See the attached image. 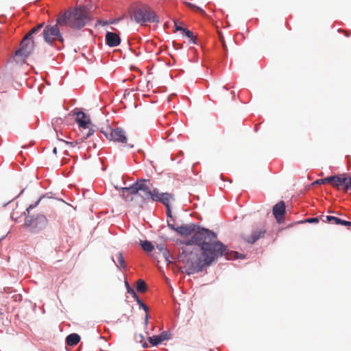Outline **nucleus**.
<instances>
[{
    "label": "nucleus",
    "mask_w": 351,
    "mask_h": 351,
    "mask_svg": "<svg viewBox=\"0 0 351 351\" xmlns=\"http://www.w3.org/2000/svg\"><path fill=\"white\" fill-rule=\"evenodd\" d=\"M191 241L198 247L187 245L180 249L178 255V261L183 265L182 269L188 275L201 271L215 258L226 255V247L217 240L215 232L208 229L196 231Z\"/></svg>",
    "instance_id": "obj_1"
},
{
    "label": "nucleus",
    "mask_w": 351,
    "mask_h": 351,
    "mask_svg": "<svg viewBox=\"0 0 351 351\" xmlns=\"http://www.w3.org/2000/svg\"><path fill=\"white\" fill-rule=\"evenodd\" d=\"M156 189L148 180H137L130 187L121 189L122 197L134 207L142 208L149 199H158Z\"/></svg>",
    "instance_id": "obj_2"
},
{
    "label": "nucleus",
    "mask_w": 351,
    "mask_h": 351,
    "mask_svg": "<svg viewBox=\"0 0 351 351\" xmlns=\"http://www.w3.org/2000/svg\"><path fill=\"white\" fill-rule=\"evenodd\" d=\"M89 20L87 10L84 8L79 7L59 15L57 23L60 26L81 29Z\"/></svg>",
    "instance_id": "obj_3"
},
{
    "label": "nucleus",
    "mask_w": 351,
    "mask_h": 351,
    "mask_svg": "<svg viewBox=\"0 0 351 351\" xmlns=\"http://www.w3.org/2000/svg\"><path fill=\"white\" fill-rule=\"evenodd\" d=\"M128 12L131 20L141 25L146 23H159V17L152 8L147 4H141L138 7L131 6Z\"/></svg>",
    "instance_id": "obj_4"
},
{
    "label": "nucleus",
    "mask_w": 351,
    "mask_h": 351,
    "mask_svg": "<svg viewBox=\"0 0 351 351\" xmlns=\"http://www.w3.org/2000/svg\"><path fill=\"white\" fill-rule=\"evenodd\" d=\"M41 199L42 197H40L34 204L29 205L26 208L27 215L25 217L23 226L32 233L40 232L45 229L49 223L47 217L43 214H38L36 216L29 215L30 210L39 204Z\"/></svg>",
    "instance_id": "obj_5"
},
{
    "label": "nucleus",
    "mask_w": 351,
    "mask_h": 351,
    "mask_svg": "<svg viewBox=\"0 0 351 351\" xmlns=\"http://www.w3.org/2000/svg\"><path fill=\"white\" fill-rule=\"evenodd\" d=\"M45 23H41L33 27L23 38L20 44V48L16 51V56L27 57L34 51L36 38L33 35L40 33L42 28L44 27Z\"/></svg>",
    "instance_id": "obj_6"
},
{
    "label": "nucleus",
    "mask_w": 351,
    "mask_h": 351,
    "mask_svg": "<svg viewBox=\"0 0 351 351\" xmlns=\"http://www.w3.org/2000/svg\"><path fill=\"white\" fill-rule=\"evenodd\" d=\"M58 25L60 24L56 23L55 25H47L43 28L41 34L47 44L52 45L56 40L63 41Z\"/></svg>",
    "instance_id": "obj_7"
},
{
    "label": "nucleus",
    "mask_w": 351,
    "mask_h": 351,
    "mask_svg": "<svg viewBox=\"0 0 351 351\" xmlns=\"http://www.w3.org/2000/svg\"><path fill=\"white\" fill-rule=\"evenodd\" d=\"M330 184L335 189H342L348 192L351 190V177L347 174H341L330 176Z\"/></svg>",
    "instance_id": "obj_8"
},
{
    "label": "nucleus",
    "mask_w": 351,
    "mask_h": 351,
    "mask_svg": "<svg viewBox=\"0 0 351 351\" xmlns=\"http://www.w3.org/2000/svg\"><path fill=\"white\" fill-rule=\"evenodd\" d=\"M101 132L110 141L121 143H126L127 137L125 132L121 128L112 129L107 127L105 130L101 129Z\"/></svg>",
    "instance_id": "obj_9"
},
{
    "label": "nucleus",
    "mask_w": 351,
    "mask_h": 351,
    "mask_svg": "<svg viewBox=\"0 0 351 351\" xmlns=\"http://www.w3.org/2000/svg\"><path fill=\"white\" fill-rule=\"evenodd\" d=\"M73 114L76 116L75 121L77 123L80 127L83 129H88L90 123L89 117L82 111H76L75 110L73 112Z\"/></svg>",
    "instance_id": "obj_10"
},
{
    "label": "nucleus",
    "mask_w": 351,
    "mask_h": 351,
    "mask_svg": "<svg viewBox=\"0 0 351 351\" xmlns=\"http://www.w3.org/2000/svg\"><path fill=\"white\" fill-rule=\"evenodd\" d=\"M285 213V204L283 201L279 202L273 207V215L278 222L284 217Z\"/></svg>",
    "instance_id": "obj_11"
},
{
    "label": "nucleus",
    "mask_w": 351,
    "mask_h": 351,
    "mask_svg": "<svg viewBox=\"0 0 351 351\" xmlns=\"http://www.w3.org/2000/svg\"><path fill=\"white\" fill-rule=\"evenodd\" d=\"M156 196L158 197V199H154V202H160L162 203L168 211H169V204L170 201L173 199V195L169 193H160L158 190L156 189Z\"/></svg>",
    "instance_id": "obj_12"
},
{
    "label": "nucleus",
    "mask_w": 351,
    "mask_h": 351,
    "mask_svg": "<svg viewBox=\"0 0 351 351\" xmlns=\"http://www.w3.org/2000/svg\"><path fill=\"white\" fill-rule=\"evenodd\" d=\"M121 43V38L116 33L108 32L106 34V43L111 47L118 46Z\"/></svg>",
    "instance_id": "obj_13"
},
{
    "label": "nucleus",
    "mask_w": 351,
    "mask_h": 351,
    "mask_svg": "<svg viewBox=\"0 0 351 351\" xmlns=\"http://www.w3.org/2000/svg\"><path fill=\"white\" fill-rule=\"evenodd\" d=\"M195 225L193 223L189 225H182L178 226L175 231L182 236L187 237L195 232Z\"/></svg>",
    "instance_id": "obj_14"
},
{
    "label": "nucleus",
    "mask_w": 351,
    "mask_h": 351,
    "mask_svg": "<svg viewBox=\"0 0 351 351\" xmlns=\"http://www.w3.org/2000/svg\"><path fill=\"white\" fill-rule=\"evenodd\" d=\"M265 234V230H255L252 232V235L248 237L244 238L245 241H246L249 243H254L260 238L264 237Z\"/></svg>",
    "instance_id": "obj_15"
},
{
    "label": "nucleus",
    "mask_w": 351,
    "mask_h": 351,
    "mask_svg": "<svg viewBox=\"0 0 351 351\" xmlns=\"http://www.w3.org/2000/svg\"><path fill=\"white\" fill-rule=\"evenodd\" d=\"M80 341V337L76 333H72L66 338L67 345L73 346L77 345Z\"/></svg>",
    "instance_id": "obj_16"
},
{
    "label": "nucleus",
    "mask_w": 351,
    "mask_h": 351,
    "mask_svg": "<svg viewBox=\"0 0 351 351\" xmlns=\"http://www.w3.org/2000/svg\"><path fill=\"white\" fill-rule=\"evenodd\" d=\"M321 219L324 221V222H329V223H335V224H337V225H340L341 223V219L338 218V217H333V216H322L321 217Z\"/></svg>",
    "instance_id": "obj_17"
},
{
    "label": "nucleus",
    "mask_w": 351,
    "mask_h": 351,
    "mask_svg": "<svg viewBox=\"0 0 351 351\" xmlns=\"http://www.w3.org/2000/svg\"><path fill=\"white\" fill-rule=\"evenodd\" d=\"M136 289L141 293H145L147 291V285L143 280H138L136 282Z\"/></svg>",
    "instance_id": "obj_18"
},
{
    "label": "nucleus",
    "mask_w": 351,
    "mask_h": 351,
    "mask_svg": "<svg viewBox=\"0 0 351 351\" xmlns=\"http://www.w3.org/2000/svg\"><path fill=\"white\" fill-rule=\"evenodd\" d=\"M117 258L118 261L117 266L119 267L121 269H125L126 265L123 258V254L121 252H119L117 255Z\"/></svg>",
    "instance_id": "obj_19"
},
{
    "label": "nucleus",
    "mask_w": 351,
    "mask_h": 351,
    "mask_svg": "<svg viewBox=\"0 0 351 351\" xmlns=\"http://www.w3.org/2000/svg\"><path fill=\"white\" fill-rule=\"evenodd\" d=\"M141 247L143 250L147 252H150L154 250V245L151 242L145 241L141 243Z\"/></svg>",
    "instance_id": "obj_20"
},
{
    "label": "nucleus",
    "mask_w": 351,
    "mask_h": 351,
    "mask_svg": "<svg viewBox=\"0 0 351 351\" xmlns=\"http://www.w3.org/2000/svg\"><path fill=\"white\" fill-rule=\"evenodd\" d=\"M148 340L152 346H157L162 342L159 335H154L150 337H149Z\"/></svg>",
    "instance_id": "obj_21"
},
{
    "label": "nucleus",
    "mask_w": 351,
    "mask_h": 351,
    "mask_svg": "<svg viewBox=\"0 0 351 351\" xmlns=\"http://www.w3.org/2000/svg\"><path fill=\"white\" fill-rule=\"evenodd\" d=\"M327 183L330 184V176L325 178L317 180L314 182H313V185H315V184H327Z\"/></svg>",
    "instance_id": "obj_22"
},
{
    "label": "nucleus",
    "mask_w": 351,
    "mask_h": 351,
    "mask_svg": "<svg viewBox=\"0 0 351 351\" xmlns=\"http://www.w3.org/2000/svg\"><path fill=\"white\" fill-rule=\"evenodd\" d=\"M180 30L182 31L188 38L193 40V43H195V37L193 36L192 32L185 28H180Z\"/></svg>",
    "instance_id": "obj_23"
},
{
    "label": "nucleus",
    "mask_w": 351,
    "mask_h": 351,
    "mask_svg": "<svg viewBox=\"0 0 351 351\" xmlns=\"http://www.w3.org/2000/svg\"><path fill=\"white\" fill-rule=\"evenodd\" d=\"M159 337L162 342L165 340L169 339L171 338V334L167 331H164L159 335Z\"/></svg>",
    "instance_id": "obj_24"
},
{
    "label": "nucleus",
    "mask_w": 351,
    "mask_h": 351,
    "mask_svg": "<svg viewBox=\"0 0 351 351\" xmlns=\"http://www.w3.org/2000/svg\"><path fill=\"white\" fill-rule=\"evenodd\" d=\"M136 341L142 343L143 348H147V343L144 341V337L142 335H136Z\"/></svg>",
    "instance_id": "obj_25"
},
{
    "label": "nucleus",
    "mask_w": 351,
    "mask_h": 351,
    "mask_svg": "<svg viewBox=\"0 0 351 351\" xmlns=\"http://www.w3.org/2000/svg\"><path fill=\"white\" fill-rule=\"evenodd\" d=\"M304 222L307 223H318L319 219L317 217H313V218H308L306 219Z\"/></svg>",
    "instance_id": "obj_26"
},
{
    "label": "nucleus",
    "mask_w": 351,
    "mask_h": 351,
    "mask_svg": "<svg viewBox=\"0 0 351 351\" xmlns=\"http://www.w3.org/2000/svg\"><path fill=\"white\" fill-rule=\"evenodd\" d=\"M143 308L144 309V311L146 312V315H145V324H147L148 323V307L147 306H146L145 304H143Z\"/></svg>",
    "instance_id": "obj_27"
},
{
    "label": "nucleus",
    "mask_w": 351,
    "mask_h": 351,
    "mask_svg": "<svg viewBox=\"0 0 351 351\" xmlns=\"http://www.w3.org/2000/svg\"><path fill=\"white\" fill-rule=\"evenodd\" d=\"M94 133V130L93 129H89L87 133L83 134V138L85 139L90 137Z\"/></svg>",
    "instance_id": "obj_28"
},
{
    "label": "nucleus",
    "mask_w": 351,
    "mask_h": 351,
    "mask_svg": "<svg viewBox=\"0 0 351 351\" xmlns=\"http://www.w3.org/2000/svg\"><path fill=\"white\" fill-rule=\"evenodd\" d=\"M127 290L128 293H130L134 298H137V295L134 289L128 287Z\"/></svg>",
    "instance_id": "obj_29"
},
{
    "label": "nucleus",
    "mask_w": 351,
    "mask_h": 351,
    "mask_svg": "<svg viewBox=\"0 0 351 351\" xmlns=\"http://www.w3.org/2000/svg\"><path fill=\"white\" fill-rule=\"evenodd\" d=\"M188 5L191 8H192L193 10H197V11H199L201 12H204L203 10L201 9L200 8L197 7V6H195L191 3H188Z\"/></svg>",
    "instance_id": "obj_30"
},
{
    "label": "nucleus",
    "mask_w": 351,
    "mask_h": 351,
    "mask_svg": "<svg viewBox=\"0 0 351 351\" xmlns=\"http://www.w3.org/2000/svg\"><path fill=\"white\" fill-rule=\"evenodd\" d=\"M163 256L166 260L167 262L168 263H171V261L169 259V254L168 252H167L166 250H164V252H163Z\"/></svg>",
    "instance_id": "obj_31"
},
{
    "label": "nucleus",
    "mask_w": 351,
    "mask_h": 351,
    "mask_svg": "<svg viewBox=\"0 0 351 351\" xmlns=\"http://www.w3.org/2000/svg\"><path fill=\"white\" fill-rule=\"evenodd\" d=\"M65 143H66V145H69L71 147H74L78 144L77 141H73V142L65 141Z\"/></svg>",
    "instance_id": "obj_32"
},
{
    "label": "nucleus",
    "mask_w": 351,
    "mask_h": 351,
    "mask_svg": "<svg viewBox=\"0 0 351 351\" xmlns=\"http://www.w3.org/2000/svg\"><path fill=\"white\" fill-rule=\"evenodd\" d=\"M340 225L346 226H351V222L341 219Z\"/></svg>",
    "instance_id": "obj_33"
},
{
    "label": "nucleus",
    "mask_w": 351,
    "mask_h": 351,
    "mask_svg": "<svg viewBox=\"0 0 351 351\" xmlns=\"http://www.w3.org/2000/svg\"><path fill=\"white\" fill-rule=\"evenodd\" d=\"M167 225H168V227L170 228L171 230H176V228H174V223L172 222L171 221H167Z\"/></svg>",
    "instance_id": "obj_34"
},
{
    "label": "nucleus",
    "mask_w": 351,
    "mask_h": 351,
    "mask_svg": "<svg viewBox=\"0 0 351 351\" xmlns=\"http://www.w3.org/2000/svg\"><path fill=\"white\" fill-rule=\"evenodd\" d=\"M98 23L101 24L102 26H105L110 24V22L104 21H98Z\"/></svg>",
    "instance_id": "obj_35"
},
{
    "label": "nucleus",
    "mask_w": 351,
    "mask_h": 351,
    "mask_svg": "<svg viewBox=\"0 0 351 351\" xmlns=\"http://www.w3.org/2000/svg\"><path fill=\"white\" fill-rule=\"evenodd\" d=\"M221 41L222 46H223V48L224 51H227V50H228V48H227V46H226V43H225L224 40H223V39H221Z\"/></svg>",
    "instance_id": "obj_36"
},
{
    "label": "nucleus",
    "mask_w": 351,
    "mask_h": 351,
    "mask_svg": "<svg viewBox=\"0 0 351 351\" xmlns=\"http://www.w3.org/2000/svg\"><path fill=\"white\" fill-rule=\"evenodd\" d=\"M136 299V301L138 302V304L141 306H143V304H144L138 298V297L137 296V298H135Z\"/></svg>",
    "instance_id": "obj_37"
},
{
    "label": "nucleus",
    "mask_w": 351,
    "mask_h": 351,
    "mask_svg": "<svg viewBox=\"0 0 351 351\" xmlns=\"http://www.w3.org/2000/svg\"><path fill=\"white\" fill-rule=\"evenodd\" d=\"M136 299V301L138 302V304L141 306H143V304H144L138 298V297L137 296V298H135Z\"/></svg>",
    "instance_id": "obj_38"
},
{
    "label": "nucleus",
    "mask_w": 351,
    "mask_h": 351,
    "mask_svg": "<svg viewBox=\"0 0 351 351\" xmlns=\"http://www.w3.org/2000/svg\"><path fill=\"white\" fill-rule=\"evenodd\" d=\"M136 299V301L138 302V304L141 306H143V304H144L138 298V297L137 296V298H135Z\"/></svg>",
    "instance_id": "obj_39"
},
{
    "label": "nucleus",
    "mask_w": 351,
    "mask_h": 351,
    "mask_svg": "<svg viewBox=\"0 0 351 351\" xmlns=\"http://www.w3.org/2000/svg\"><path fill=\"white\" fill-rule=\"evenodd\" d=\"M232 254L234 255V258H237L238 257V254H239L238 252H232Z\"/></svg>",
    "instance_id": "obj_40"
},
{
    "label": "nucleus",
    "mask_w": 351,
    "mask_h": 351,
    "mask_svg": "<svg viewBox=\"0 0 351 351\" xmlns=\"http://www.w3.org/2000/svg\"><path fill=\"white\" fill-rule=\"evenodd\" d=\"M119 19L114 20V21H112L110 22V23H112H112H116L117 22H118V21H119Z\"/></svg>",
    "instance_id": "obj_41"
},
{
    "label": "nucleus",
    "mask_w": 351,
    "mask_h": 351,
    "mask_svg": "<svg viewBox=\"0 0 351 351\" xmlns=\"http://www.w3.org/2000/svg\"><path fill=\"white\" fill-rule=\"evenodd\" d=\"M176 27L177 30H180V28H182L181 27L177 25V24H176Z\"/></svg>",
    "instance_id": "obj_42"
},
{
    "label": "nucleus",
    "mask_w": 351,
    "mask_h": 351,
    "mask_svg": "<svg viewBox=\"0 0 351 351\" xmlns=\"http://www.w3.org/2000/svg\"><path fill=\"white\" fill-rule=\"evenodd\" d=\"M167 215H168L169 217H171V211H170V210H169V211H168V210L167 209Z\"/></svg>",
    "instance_id": "obj_43"
},
{
    "label": "nucleus",
    "mask_w": 351,
    "mask_h": 351,
    "mask_svg": "<svg viewBox=\"0 0 351 351\" xmlns=\"http://www.w3.org/2000/svg\"><path fill=\"white\" fill-rule=\"evenodd\" d=\"M53 152L54 154H56V153H57V148H56V147H54V148L53 149Z\"/></svg>",
    "instance_id": "obj_44"
},
{
    "label": "nucleus",
    "mask_w": 351,
    "mask_h": 351,
    "mask_svg": "<svg viewBox=\"0 0 351 351\" xmlns=\"http://www.w3.org/2000/svg\"><path fill=\"white\" fill-rule=\"evenodd\" d=\"M222 88H223V89H224V90H228V88H226V86H222Z\"/></svg>",
    "instance_id": "obj_45"
},
{
    "label": "nucleus",
    "mask_w": 351,
    "mask_h": 351,
    "mask_svg": "<svg viewBox=\"0 0 351 351\" xmlns=\"http://www.w3.org/2000/svg\"><path fill=\"white\" fill-rule=\"evenodd\" d=\"M157 248H159L160 250H164L162 247L157 246Z\"/></svg>",
    "instance_id": "obj_46"
},
{
    "label": "nucleus",
    "mask_w": 351,
    "mask_h": 351,
    "mask_svg": "<svg viewBox=\"0 0 351 351\" xmlns=\"http://www.w3.org/2000/svg\"><path fill=\"white\" fill-rule=\"evenodd\" d=\"M157 248H159L160 250H164L162 247L157 246Z\"/></svg>",
    "instance_id": "obj_47"
},
{
    "label": "nucleus",
    "mask_w": 351,
    "mask_h": 351,
    "mask_svg": "<svg viewBox=\"0 0 351 351\" xmlns=\"http://www.w3.org/2000/svg\"><path fill=\"white\" fill-rule=\"evenodd\" d=\"M125 287H127V288H128V287H130V286H129V285H128V282H125Z\"/></svg>",
    "instance_id": "obj_48"
},
{
    "label": "nucleus",
    "mask_w": 351,
    "mask_h": 351,
    "mask_svg": "<svg viewBox=\"0 0 351 351\" xmlns=\"http://www.w3.org/2000/svg\"><path fill=\"white\" fill-rule=\"evenodd\" d=\"M178 226H176V225L174 224V228H177Z\"/></svg>",
    "instance_id": "obj_49"
}]
</instances>
